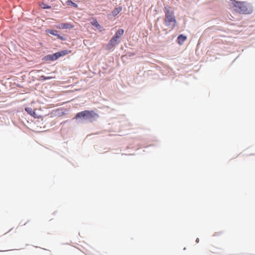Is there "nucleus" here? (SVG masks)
Returning <instances> with one entry per match:
<instances>
[{
    "label": "nucleus",
    "instance_id": "obj_1",
    "mask_svg": "<svg viewBox=\"0 0 255 255\" xmlns=\"http://www.w3.org/2000/svg\"><path fill=\"white\" fill-rule=\"evenodd\" d=\"M234 10L241 14H250L253 12V7L251 4L245 1L231 0Z\"/></svg>",
    "mask_w": 255,
    "mask_h": 255
},
{
    "label": "nucleus",
    "instance_id": "obj_2",
    "mask_svg": "<svg viewBox=\"0 0 255 255\" xmlns=\"http://www.w3.org/2000/svg\"><path fill=\"white\" fill-rule=\"evenodd\" d=\"M164 12L165 13L164 24L171 29H174L177 24V21L173 11L171 10L170 7L167 5L164 7Z\"/></svg>",
    "mask_w": 255,
    "mask_h": 255
},
{
    "label": "nucleus",
    "instance_id": "obj_3",
    "mask_svg": "<svg viewBox=\"0 0 255 255\" xmlns=\"http://www.w3.org/2000/svg\"><path fill=\"white\" fill-rule=\"evenodd\" d=\"M98 115L93 111L85 110L81 112L78 113L75 117L76 119L83 118L84 120H88L92 122L97 118Z\"/></svg>",
    "mask_w": 255,
    "mask_h": 255
},
{
    "label": "nucleus",
    "instance_id": "obj_4",
    "mask_svg": "<svg viewBox=\"0 0 255 255\" xmlns=\"http://www.w3.org/2000/svg\"><path fill=\"white\" fill-rule=\"evenodd\" d=\"M124 30L123 29H119L108 43L107 47L109 49H111L113 46L117 44L119 42L120 38L124 34Z\"/></svg>",
    "mask_w": 255,
    "mask_h": 255
},
{
    "label": "nucleus",
    "instance_id": "obj_5",
    "mask_svg": "<svg viewBox=\"0 0 255 255\" xmlns=\"http://www.w3.org/2000/svg\"><path fill=\"white\" fill-rule=\"evenodd\" d=\"M56 27L58 29H71L74 27V25L68 23H62L56 26Z\"/></svg>",
    "mask_w": 255,
    "mask_h": 255
},
{
    "label": "nucleus",
    "instance_id": "obj_6",
    "mask_svg": "<svg viewBox=\"0 0 255 255\" xmlns=\"http://www.w3.org/2000/svg\"><path fill=\"white\" fill-rule=\"evenodd\" d=\"M186 39L187 37L186 36L183 34H180L177 37L178 43L179 45H182Z\"/></svg>",
    "mask_w": 255,
    "mask_h": 255
},
{
    "label": "nucleus",
    "instance_id": "obj_7",
    "mask_svg": "<svg viewBox=\"0 0 255 255\" xmlns=\"http://www.w3.org/2000/svg\"><path fill=\"white\" fill-rule=\"evenodd\" d=\"M122 10V6H119L118 7H116L112 11V14L113 16H116Z\"/></svg>",
    "mask_w": 255,
    "mask_h": 255
},
{
    "label": "nucleus",
    "instance_id": "obj_8",
    "mask_svg": "<svg viewBox=\"0 0 255 255\" xmlns=\"http://www.w3.org/2000/svg\"><path fill=\"white\" fill-rule=\"evenodd\" d=\"M25 110L27 112V113L28 114H29L30 115L34 117H35V115H36V113L34 111H33L32 110V108H25Z\"/></svg>",
    "mask_w": 255,
    "mask_h": 255
},
{
    "label": "nucleus",
    "instance_id": "obj_9",
    "mask_svg": "<svg viewBox=\"0 0 255 255\" xmlns=\"http://www.w3.org/2000/svg\"><path fill=\"white\" fill-rule=\"evenodd\" d=\"M66 4H67V5H72V6H73L75 7H78V5H77L76 3H75L73 2L72 0H67V1H66Z\"/></svg>",
    "mask_w": 255,
    "mask_h": 255
},
{
    "label": "nucleus",
    "instance_id": "obj_10",
    "mask_svg": "<svg viewBox=\"0 0 255 255\" xmlns=\"http://www.w3.org/2000/svg\"><path fill=\"white\" fill-rule=\"evenodd\" d=\"M47 32L52 35L57 36L58 35V31L57 30H47Z\"/></svg>",
    "mask_w": 255,
    "mask_h": 255
},
{
    "label": "nucleus",
    "instance_id": "obj_11",
    "mask_svg": "<svg viewBox=\"0 0 255 255\" xmlns=\"http://www.w3.org/2000/svg\"><path fill=\"white\" fill-rule=\"evenodd\" d=\"M92 24L93 26L97 28L98 29H101L102 28L101 26L99 24L98 21L97 20H95L92 22Z\"/></svg>",
    "mask_w": 255,
    "mask_h": 255
},
{
    "label": "nucleus",
    "instance_id": "obj_12",
    "mask_svg": "<svg viewBox=\"0 0 255 255\" xmlns=\"http://www.w3.org/2000/svg\"><path fill=\"white\" fill-rule=\"evenodd\" d=\"M60 54V57L66 55L70 53V51L68 50H63L59 52Z\"/></svg>",
    "mask_w": 255,
    "mask_h": 255
},
{
    "label": "nucleus",
    "instance_id": "obj_13",
    "mask_svg": "<svg viewBox=\"0 0 255 255\" xmlns=\"http://www.w3.org/2000/svg\"><path fill=\"white\" fill-rule=\"evenodd\" d=\"M54 77H46L44 76H41L40 77V79L41 80H49L52 78H54Z\"/></svg>",
    "mask_w": 255,
    "mask_h": 255
},
{
    "label": "nucleus",
    "instance_id": "obj_14",
    "mask_svg": "<svg viewBox=\"0 0 255 255\" xmlns=\"http://www.w3.org/2000/svg\"><path fill=\"white\" fill-rule=\"evenodd\" d=\"M216 250H217V248L212 246L210 247L209 251L211 253L216 254L217 253Z\"/></svg>",
    "mask_w": 255,
    "mask_h": 255
},
{
    "label": "nucleus",
    "instance_id": "obj_15",
    "mask_svg": "<svg viewBox=\"0 0 255 255\" xmlns=\"http://www.w3.org/2000/svg\"><path fill=\"white\" fill-rule=\"evenodd\" d=\"M54 56H55L54 59H57L58 58L60 57V54L59 52L54 53Z\"/></svg>",
    "mask_w": 255,
    "mask_h": 255
},
{
    "label": "nucleus",
    "instance_id": "obj_16",
    "mask_svg": "<svg viewBox=\"0 0 255 255\" xmlns=\"http://www.w3.org/2000/svg\"><path fill=\"white\" fill-rule=\"evenodd\" d=\"M48 57H49V59L51 60L54 61V60H57L56 59H54L55 56H54V54L51 55H49V56H48Z\"/></svg>",
    "mask_w": 255,
    "mask_h": 255
},
{
    "label": "nucleus",
    "instance_id": "obj_17",
    "mask_svg": "<svg viewBox=\"0 0 255 255\" xmlns=\"http://www.w3.org/2000/svg\"><path fill=\"white\" fill-rule=\"evenodd\" d=\"M43 5H41L42 8L44 9H50L51 6H46L45 4H43Z\"/></svg>",
    "mask_w": 255,
    "mask_h": 255
},
{
    "label": "nucleus",
    "instance_id": "obj_18",
    "mask_svg": "<svg viewBox=\"0 0 255 255\" xmlns=\"http://www.w3.org/2000/svg\"><path fill=\"white\" fill-rule=\"evenodd\" d=\"M57 37V38L60 40H65L64 38L62 36H60V35L58 34V35L56 36Z\"/></svg>",
    "mask_w": 255,
    "mask_h": 255
},
{
    "label": "nucleus",
    "instance_id": "obj_19",
    "mask_svg": "<svg viewBox=\"0 0 255 255\" xmlns=\"http://www.w3.org/2000/svg\"><path fill=\"white\" fill-rule=\"evenodd\" d=\"M196 242H197V243H198V242H199V239H198V238H197V239H196Z\"/></svg>",
    "mask_w": 255,
    "mask_h": 255
}]
</instances>
